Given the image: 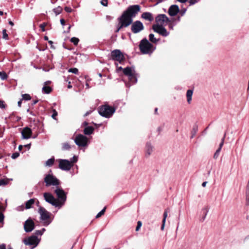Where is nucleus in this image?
<instances>
[{
	"instance_id": "nucleus-8",
	"label": "nucleus",
	"mask_w": 249,
	"mask_h": 249,
	"mask_svg": "<svg viewBox=\"0 0 249 249\" xmlns=\"http://www.w3.org/2000/svg\"><path fill=\"white\" fill-rule=\"evenodd\" d=\"M119 20V24H121V27H127L130 25L133 21L132 18L124 12L120 17Z\"/></svg>"
},
{
	"instance_id": "nucleus-6",
	"label": "nucleus",
	"mask_w": 249,
	"mask_h": 249,
	"mask_svg": "<svg viewBox=\"0 0 249 249\" xmlns=\"http://www.w3.org/2000/svg\"><path fill=\"white\" fill-rule=\"evenodd\" d=\"M23 242L25 245L31 246V249H33L38 245L40 242V239L36 235H32L25 238Z\"/></svg>"
},
{
	"instance_id": "nucleus-23",
	"label": "nucleus",
	"mask_w": 249,
	"mask_h": 249,
	"mask_svg": "<svg viewBox=\"0 0 249 249\" xmlns=\"http://www.w3.org/2000/svg\"><path fill=\"white\" fill-rule=\"evenodd\" d=\"M35 200L34 198L30 199L27 201L25 203V208L29 209L32 207V206L34 204Z\"/></svg>"
},
{
	"instance_id": "nucleus-47",
	"label": "nucleus",
	"mask_w": 249,
	"mask_h": 249,
	"mask_svg": "<svg viewBox=\"0 0 249 249\" xmlns=\"http://www.w3.org/2000/svg\"><path fill=\"white\" fill-rule=\"evenodd\" d=\"M57 115V112L55 110L53 111V113L52 115V117L53 119H55V117Z\"/></svg>"
},
{
	"instance_id": "nucleus-15",
	"label": "nucleus",
	"mask_w": 249,
	"mask_h": 249,
	"mask_svg": "<svg viewBox=\"0 0 249 249\" xmlns=\"http://www.w3.org/2000/svg\"><path fill=\"white\" fill-rule=\"evenodd\" d=\"M156 21L160 25H164L171 21L169 18L164 14L159 15L156 18Z\"/></svg>"
},
{
	"instance_id": "nucleus-49",
	"label": "nucleus",
	"mask_w": 249,
	"mask_h": 249,
	"mask_svg": "<svg viewBox=\"0 0 249 249\" xmlns=\"http://www.w3.org/2000/svg\"><path fill=\"white\" fill-rule=\"evenodd\" d=\"M43 234V232L40 230H37L35 231L36 235H41Z\"/></svg>"
},
{
	"instance_id": "nucleus-64",
	"label": "nucleus",
	"mask_w": 249,
	"mask_h": 249,
	"mask_svg": "<svg viewBox=\"0 0 249 249\" xmlns=\"http://www.w3.org/2000/svg\"><path fill=\"white\" fill-rule=\"evenodd\" d=\"M207 183V181H205V182H203L202 184V186L203 187H205L206 185V184Z\"/></svg>"
},
{
	"instance_id": "nucleus-11",
	"label": "nucleus",
	"mask_w": 249,
	"mask_h": 249,
	"mask_svg": "<svg viewBox=\"0 0 249 249\" xmlns=\"http://www.w3.org/2000/svg\"><path fill=\"white\" fill-rule=\"evenodd\" d=\"M111 58L112 60L118 61L120 63L124 59V54L119 50L112 51L111 53Z\"/></svg>"
},
{
	"instance_id": "nucleus-51",
	"label": "nucleus",
	"mask_w": 249,
	"mask_h": 249,
	"mask_svg": "<svg viewBox=\"0 0 249 249\" xmlns=\"http://www.w3.org/2000/svg\"><path fill=\"white\" fill-rule=\"evenodd\" d=\"M65 10L68 13H71L72 11L71 8L69 7H65Z\"/></svg>"
},
{
	"instance_id": "nucleus-45",
	"label": "nucleus",
	"mask_w": 249,
	"mask_h": 249,
	"mask_svg": "<svg viewBox=\"0 0 249 249\" xmlns=\"http://www.w3.org/2000/svg\"><path fill=\"white\" fill-rule=\"evenodd\" d=\"M4 217L3 214L1 212H0V223H3Z\"/></svg>"
},
{
	"instance_id": "nucleus-12",
	"label": "nucleus",
	"mask_w": 249,
	"mask_h": 249,
	"mask_svg": "<svg viewBox=\"0 0 249 249\" xmlns=\"http://www.w3.org/2000/svg\"><path fill=\"white\" fill-rule=\"evenodd\" d=\"M74 142L78 146H86L87 145L88 138L83 135L79 134L75 137Z\"/></svg>"
},
{
	"instance_id": "nucleus-41",
	"label": "nucleus",
	"mask_w": 249,
	"mask_h": 249,
	"mask_svg": "<svg viewBox=\"0 0 249 249\" xmlns=\"http://www.w3.org/2000/svg\"><path fill=\"white\" fill-rule=\"evenodd\" d=\"M141 226H142V222L140 221H139L137 222V226L136 228V231H138L139 230V229H140V228L141 227Z\"/></svg>"
},
{
	"instance_id": "nucleus-27",
	"label": "nucleus",
	"mask_w": 249,
	"mask_h": 249,
	"mask_svg": "<svg viewBox=\"0 0 249 249\" xmlns=\"http://www.w3.org/2000/svg\"><path fill=\"white\" fill-rule=\"evenodd\" d=\"M52 88L49 86H44L42 88V91L45 94H49L52 91Z\"/></svg>"
},
{
	"instance_id": "nucleus-22",
	"label": "nucleus",
	"mask_w": 249,
	"mask_h": 249,
	"mask_svg": "<svg viewBox=\"0 0 249 249\" xmlns=\"http://www.w3.org/2000/svg\"><path fill=\"white\" fill-rule=\"evenodd\" d=\"M94 128L92 126H88L85 128L84 133L85 135H90L93 132Z\"/></svg>"
},
{
	"instance_id": "nucleus-9",
	"label": "nucleus",
	"mask_w": 249,
	"mask_h": 249,
	"mask_svg": "<svg viewBox=\"0 0 249 249\" xmlns=\"http://www.w3.org/2000/svg\"><path fill=\"white\" fill-rule=\"evenodd\" d=\"M43 196L45 201L48 203L56 207H59L60 202L51 193H44Z\"/></svg>"
},
{
	"instance_id": "nucleus-46",
	"label": "nucleus",
	"mask_w": 249,
	"mask_h": 249,
	"mask_svg": "<svg viewBox=\"0 0 249 249\" xmlns=\"http://www.w3.org/2000/svg\"><path fill=\"white\" fill-rule=\"evenodd\" d=\"M77 160V158L76 156H73V157L72 158V159L70 161L71 163H72V164H73V163L74 162H76Z\"/></svg>"
},
{
	"instance_id": "nucleus-50",
	"label": "nucleus",
	"mask_w": 249,
	"mask_h": 249,
	"mask_svg": "<svg viewBox=\"0 0 249 249\" xmlns=\"http://www.w3.org/2000/svg\"><path fill=\"white\" fill-rule=\"evenodd\" d=\"M168 27H169V28L171 30H173V28H174V25L173 24V23L171 22V21H170V22H169L168 23Z\"/></svg>"
},
{
	"instance_id": "nucleus-42",
	"label": "nucleus",
	"mask_w": 249,
	"mask_h": 249,
	"mask_svg": "<svg viewBox=\"0 0 249 249\" xmlns=\"http://www.w3.org/2000/svg\"><path fill=\"white\" fill-rule=\"evenodd\" d=\"M19 153L16 152L12 154L11 157L12 159H15L17 158L19 156Z\"/></svg>"
},
{
	"instance_id": "nucleus-4",
	"label": "nucleus",
	"mask_w": 249,
	"mask_h": 249,
	"mask_svg": "<svg viewBox=\"0 0 249 249\" xmlns=\"http://www.w3.org/2000/svg\"><path fill=\"white\" fill-rule=\"evenodd\" d=\"M38 213L40 215V220L43 221L44 225H49L51 222V220L50 219L51 213L42 207L39 208Z\"/></svg>"
},
{
	"instance_id": "nucleus-33",
	"label": "nucleus",
	"mask_w": 249,
	"mask_h": 249,
	"mask_svg": "<svg viewBox=\"0 0 249 249\" xmlns=\"http://www.w3.org/2000/svg\"><path fill=\"white\" fill-rule=\"evenodd\" d=\"M22 99L26 100V101L30 100L31 99L30 95L28 94H22Z\"/></svg>"
},
{
	"instance_id": "nucleus-14",
	"label": "nucleus",
	"mask_w": 249,
	"mask_h": 249,
	"mask_svg": "<svg viewBox=\"0 0 249 249\" xmlns=\"http://www.w3.org/2000/svg\"><path fill=\"white\" fill-rule=\"evenodd\" d=\"M144 29V26L142 23L139 20L134 22L131 26V31L134 34H137Z\"/></svg>"
},
{
	"instance_id": "nucleus-61",
	"label": "nucleus",
	"mask_w": 249,
	"mask_h": 249,
	"mask_svg": "<svg viewBox=\"0 0 249 249\" xmlns=\"http://www.w3.org/2000/svg\"><path fill=\"white\" fill-rule=\"evenodd\" d=\"M122 27H121V24H119L118 28L117 29L116 32H118Z\"/></svg>"
},
{
	"instance_id": "nucleus-62",
	"label": "nucleus",
	"mask_w": 249,
	"mask_h": 249,
	"mask_svg": "<svg viewBox=\"0 0 249 249\" xmlns=\"http://www.w3.org/2000/svg\"><path fill=\"white\" fill-rule=\"evenodd\" d=\"M177 0L181 3H185L187 1V0Z\"/></svg>"
},
{
	"instance_id": "nucleus-34",
	"label": "nucleus",
	"mask_w": 249,
	"mask_h": 249,
	"mask_svg": "<svg viewBox=\"0 0 249 249\" xmlns=\"http://www.w3.org/2000/svg\"><path fill=\"white\" fill-rule=\"evenodd\" d=\"M79 40L78 38L73 37L71 39V41L75 45H77Z\"/></svg>"
},
{
	"instance_id": "nucleus-48",
	"label": "nucleus",
	"mask_w": 249,
	"mask_h": 249,
	"mask_svg": "<svg viewBox=\"0 0 249 249\" xmlns=\"http://www.w3.org/2000/svg\"><path fill=\"white\" fill-rule=\"evenodd\" d=\"M224 137L222 139L221 142L219 144V146L218 149L221 150V148H222V146L223 145V144H224Z\"/></svg>"
},
{
	"instance_id": "nucleus-16",
	"label": "nucleus",
	"mask_w": 249,
	"mask_h": 249,
	"mask_svg": "<svg viewBox=\"0 0 249 249\" xmlns=\"http://www.w3.org/2000/svg\"><path fill=\"white\" fill-rule=\"evenodd\" d=\"M72 166V164L67 160H60L59 163V167L65 171H69Z\"/></svg>"
},
{
	"instance_id": "nucleus-21",
	"label": "nucleus",
	"mask_w": 249,
	"mask_h": 249,
	"mask_svg": "<svg viewBox=\"0 0 249 249\" xmlns=\"http://www.w3.org/2000/svg\"><path fill=\"white\" fill-rule=\"evenodd\" d=\"M142 18L147 20L148 21H152L153 20V17L151 13L149 12H144L142 15Z\"/></svg>"
},
{
	"instance_id": "nucleus-37",
	"label": "nucleus",
	"mask_w": 249,
	"mask_h": 249,
	"mask_svg": "<svg viewBox=\"0 0 249 249\" xmlns=\"http://www.w3.org/2000/svg\"><path fill=\"white\" fill-rule=\"evenodd\" d=\"M106 208H104L102 211H101L96 216V218H98L103 215L105 213Z\"/></svg>"
},
{
	"instance_id": "nucleus-55",
	"label": "nucleus",
	"mask_w": 249,
	"mask_h": 249,
	"mask_svg": "<svg viewBox=\"0 0 249 249\" xmlns=\"http://www.w3.org/2000/svg\"><path fill=\"white\" fill-rule=\"evenodd\" d=\"M48 43L51 45V47L53 49H54V47L53 46V42L51 40L48 41Z\"/></svg>"
},
{
	"instance_id": "nucleus-7",
	"label": "nucleus",
	"mask_w": 249,
	"mask_h": 249,
	"mask_svg": "<svg viewBox=\"0 0 249 249\" xmlns=\"http://www.w3.org/2000/svg\"><path fill=\"white\" fill-rule=\"evenodd\" d=\"M44 182L46 186H50L51 185L58 186L60 184L59 180L53 174H48L46 175L44 178Z\"/></svg>"
},
{
	"instance_id": "nucleus-1",
	"label": "nucleus",
	"mask_w": 249,
	"mask_h": 249,
	"mask_svg": "<svg viewBox=\"0 0 249 249\" xmlns=\"http://www.w3.org/2000/svg\"><path fill=\"white\" fill-rule=\"evenodd\" d=\"M139 48L142 54H151L155 48L146 38L142 39L139 44Z\"/></svg>"
},
{
	"instance_id": "nucleus-52",
	"label": "nucleus",
	"mask_w": 249,
	"mask_h": 249,
	"mask_svg": "<svg viewBox=\"0 0 249 249\" xmlns=\"http://www.w3.org/2000/svg\"><path fill=\"white\" fill-rule=\"evenodd\" d=\"M197 2V0H189L190 5H193Z\"/></svg>"
},
{
	"instance_id": "nucleus-63",
	"label": "nucleus",
	"mask_w": 249,
	"mask_h": 249,
	"mask_svg": "<svg viewBox=\"0 0 249 249\" xmlns=\"http://www.w3.org/2000/svg\"><path fill=\"white\" fill-rule=\"evenodd\" d=\"M25 147H27L28 149L30 148L31 147V144H27L24 145Z\"/></svg>"
},
{
	"instance_id": "nucleus-26",
	"label": "nucleus",
	"mask_w": 249,
	"mask_h": 249,
	"mask_svg": "<svg viewBox=\"0 0 249 249\" xmlns=\"http://www.w3.org/2000/svg\"><path fill=\"white\" fill-rule=\"evenodd\" d=\"M209 209L208 207H206L203 208L201 210V213H203V216L202 217V220L204 221L205 219V218L207 216V214L208 213Z\"/></svg>"
},
{
	"instance_id": "nucleus-43",
	"label": "nucleus",
	"mask_w": 249,
	"mask_h": 249,
	"mask_svg": "<svg viewBox=\"0 0 249 249\" xmlns=\"http://www.w3.org/2000/svg\"><path fill=\"white\" fill-rule=\"evenodd\" d=\"M101 3L103 6H107V0H101Z\"/></svg>"
},
{
	"instance_id": "nucleus-19",
	"label": "nucleus",
	"mask_w": 249,
	"mask_h": 249,
	"mask_svg": "<svg viewBox=\"0 0 249 249\" xmlns=\"http://www.w3.org/2000/svg\"><path fill=\"white\" fill-rule=\"evenodd\" d=\"M179 11V7L178 5H173L169 8L168 13L171 16H175L178 14Z\"/></svg>"
},
{
	"instance_id": "nucleus-59",
	"label": "nucleus",
	"mask_w": 249,
	"mask_h": 249,
	"mask_svg": "<svg viewBox=\"0 0 249 249\" xmlns=\"http://www.w3.org/2000/svg\"><path fill=\"white\" fill-rule=\"evenodd\" d=\"M186 11V10L185 9H183L181 10V16H183L184 14V13H185Z\"/></svg>"
},
{
	"instance_id": "nucleus-29",
	"label": "nucleus",
	"mask_w": 249,
	"mask_h": 249,
	"mask_svg": "<svg viewBox=\"0 0 249 249\" xmlns=\"http://www.w3.org/2000/svg\"><path fill=\"white\" fill-rule=\"evenodd\" d=\"M53 11L55 13L56 15H58L61 13L62 11V8H61V7L58 6L55 8H54L53 9Z\"/></svg>"
},
{
	"instance_id": "nucleus-39",
	"label": "nucleus",
	"mask_w": 249,
	"mask_h": 249,
	"mask_svg": "<svg viewBox=\"0 0 249 249\" xmlns=\"http://www.w3.org/2000/svg\"><path fill=\"white\" fill-rule=\"evenodd\" d=\"M220 151L221 150L218 148L216 150L213 155L214 159H216L218 157Z\"/></svg>"
},
{
	"instance_id": "nucleus-56",
	"label": "nucleus",
	"mask_w": 249,
	"mask_h": 249,
	"mask_svg": "<svg viewBox=\"0 0 249 249\" xmlns=\"http://www.w3.org/2000/svg\"><path fill=\"white\" fill-rule=\"evenodd\" d=\"M60 23H61L62 25L64 26L65 25V20L64 19L61 18L60 19Z\"/></svg>"
},
{
	"instance_id": "nucleus-44",
	"label": "nucleus",
	"mask_w": 249,
	"mask_h": 249,
	"mask_svg": "<svg viewBox=\"0 0 249 249\" xmlns=\"http://www.w3.org/2000/svg\"><path fill=\"white\" fill-rule=\"evenodd\" d=\"M5 107V105L4 101L0 100V108H4Z\"/></svg>"
},
{
	"instance_id": "nucleus-31",
	"label": "nucleus",
	"mask_w": 249,
	"mask_h": 249,
	"mask_svg": "<svg viewBox=\"0 0 249 249\" xmlns=\"http://www.w3.org/2000/svg\"><path fill=\"white\" fill-rule=\"evenodd\" d=\"M0 77L3 80H6L7 78V75L5 72L0 71Z\"/></svg>"
},
{
	"instance_id": "nucleus-2",
	"label": "nucleus",
	"mask_w": 249,
	"mask_h": 249,
	"mask_svg": "<svg viewBox=\"0 0 249 249\" xmlns=\"http://www.w3.org/2000/svg\"><path fill=\"white\" fill-rule=\"evenodd\" d=\"M124 74L128 77L129 81L132 84H134L137 82V74L133 68L126 67L123 69Z\"/></svg>"
},
{
	"instance_id": "nucleus-53",
	"label": "nucleus",
	"mask_w": 249,
	"mask_h": 249,
	"mask_svg": "<svg viewBox=\"0 0 249 249\" xmlns=\"http://www.w3.org/2000/svg\"><path fill=\"white\" fill-rule=\"evenodd\" d=\"M246 192L249 193V179L248 181V183L246 187Z\"/></svg>"
},
{
	"instance_id": "nucleus-24",
	"label": "nucleus",
	"mask_w": 249,
	"mask_h": 249,
	"mask_svg": "<svg viewBox=\"0 0 249 249\" xmlns=\"http://www.w3.org/2000/svg\"><path fill=\"white\" fill-rule=\"evenodd\" d=\"M193 90L191 89H189L187 91L186 93V97H187V102L190 104L191 103V101L192 100V96L193 95Z\"/></svg>"
},
{
	"instance_id": "nucleus-58",
	"label": "nucleus",
	"mask_w": 249,
	"mask_h": 249,
	"mask_svg": "<svg viewBox=\"0 0 249 249\" xmlns=\"http://www.w3.org/2000/svg\"><path fill=\"white\" fill-rule=\"evenodd\" d=\"M0 249H6V246L5 244H2L0 246Z\"/></svg>"
},
{
	"instance_id": "nucleus-13",
	"label": "nucleus",
	"mask_w": 249,
	"mask_h": 249,
	"mask_svg": "<svg viewBox=\"0 0 249 249\" xmlns=\"http://www.w3.org/2000/svg\"><path fill=\"white\" fill-rule=\"evenodd\" d=\"M152 28L154 32L159 34L163 36H167L169 35V33L163 26L159 24L153 25Z\"/></svg>"
},
{
	"instance_id": "nucleus-54",
	"label": "nucleus",
	"mask_w": 249,
	"mask_h": 249,
	"mask_svg": "<svg viewBox=\"0 0 249 249\" xmlns=\"http://www.w3.org/2000/svg\"><path fill=\"white\" fill-rule=\"evenodd\" d=\"M246 195L247 203L249 205V193L246 192Z\"/></svg>"
},
{
	"instance_id": "nucleus-40",
	"label": "nucleus",
	"mask_w": 249,
	"mask_h": 249,
	"mask_svg": "<svg viewBox=\"0 0 249 249\" xmlns=\"http://www.w3.org/2000/svg\"><path fill=\"white\" fill-rule=\"evenodd\" d=\"M46 25V23H43L42 24H41L39 25V27L41 29V30L42 32H44L45 31V28Z\"/></svg>"
},
{
	"instance_id": "nucleus-38",
	"label": "nucleus",
	"mask_w": 249,
	"mask_h": 249,
	"mask_svg": "<svg viewBox=\"0 0 249 249\" xmlns=\"http://www.w3.org/2000/svg\"><path fill=\"white\" fill-rule=\"evenodd\" d=\"M2 35H3V38L7 40L8 39V36L7 34L6 33V30L3 29L2 30Z\"/></svg>"
},
{
	"instance_id": "nucleus-28",
	"label": "nucleus",
	"mask_w": 249,
	"mask_h": 249,
	"mask_svg": "<svg viewBox=\"0 0 249 249\" xmlns=\"http://www.w3.org/2000/svg\"><path fill=\"white\" fill-rule=\"evenodd\" d=\"M54 161V158H51L46 161L45 165L46 166H51L53 164Z\"/></svg>"
},
{
	"instance_id": "nucleus-18",
	"label": "nucleus",
	"mask_w": 249,
	"mask_h": 249,
	"mask_svg": "<svg viewBox=\"0 0 249 249\" xmlns=\"http://www.w3.org/2000/svg\"><path fill=\"white\" fill-rule=\"evenodd\" d=\"M32 131L28 127L24 128L21 131L22 138L23 139H28L31 137Z\"/></svg>"
},
{
	"instance_id": "nucleus-57",
	"label": "nucleus",
	"mask_w": 249,
	"mask_h": 249,
	"mask_svg": "<svg viewBox=\"0 0 249 249\" xmlns=\"http://www.w3.org/2000/svg\"><path fill=\"white\" fill-rule=\"evenodd\" d=\"M197 130V127H194L193 128V131L194 132V133L193 134L192 136V138H193L194 136L195 135V133H196V131Z\"/></svg>"
},
{
	"instance_id": "nucleus-20",
	"label": "nucleus",
	"mask_w": 249,
	"mask_h": 249,
	"mask_svg": "<svg viewBox=\"0 0 249 249\" xmlns=\"http://www.w3.org/2000/svg\"><path fill=\"white\" fill-rule=\"evenodd\" d=\"M154 149L153 146L150 143L147 142L145 146V157H149L153 152Z\"/></svg>"
},
{
	"instance_id": "nucleus-10",
	"label": "nucleus",
	"mask_w": 249,
	"mask_h": 249,
	"mask_svg": "<svg viewBox=\"0 0 249 249\" xmlns=\"http://www.w3.org/2000/svg\"><path fill=\"white\" fill-rule=\"evenodd\" d=\"M140 11V6L139 5H134L130 6L128 7L127 10L124 12L126 13V15L130 16L133 18L135 17L137 13Z\"/></svg>"
},
{
	"instance_id": "nucleus-32",
	"label": "nucleus",
	"mask_w": 249,
	"mask_h": 249,
	"mask_svg": "<svg viewBox=\"0 0 249 249\" xmlns=\"http://www.w3.org/2000/svg\"><path fill=\"white\" fill-rule=\"evenodd\" d=\"M71 148V146L68 143H64L63 144L62 149L64 150H69Z\"/></svg>"
},
{
	"instance_id": "nucleus-3",
	"label": "nucleus",
	"mask_w": 249,
	"mask_h": 249,
	"mask_svg": "<svg viewBox=\"0 0 249 249\" xmlns=\"http://www.w3.org/2000/svg\"><path fill=\"white\" fill-rule=\"evenodd\" d=\"M115 111V109L108 105H104L100 107L98 112L100 115L106 118L110 117Z\"/></svg>"
},
{
	"instance_id": "nucleus-17",
	"label": "nucleus",
	"mask_w": 249,
	"mask_h": 249,
	"mask_svg": "<svg viewBox=\"0 0 249 249\" xmlns=\"http://www.w3.org/2000/svg\"><path fill=\"white\" fill-rule=\"evenodd\" d=\"M34 228L35 223L31 219L29 218L25 222L24 229L26 232H31L34 230Z\"/></svg>"
},
{
	"instance_id": "nucleus-25",
	"label": "nucleus",
	"mask_w": 249,
	"mask_h": 249,
	"mask_svg": "<svg viewBox=\"0 0 249 249\" xmlns=\"http://www.w3.org/2000/svg\"><path fill=\"white\" fill-rule=\"evenodd\" d=\"M168 215V212L167 210H165L163 213V218L162 221V225L161 226V230L163 231L164 229L165 224L166 222V219Z\"/></svg>"
},
{
	"instance_id": "nucleus-36",
	"label": "nucleus",
	"mask_w": 249,
	"mask_h": 249,
	"mask_svg": "<svg viewBox=\"0 0 249 249\" xmlns=\"http://www.w3.org/2000/svg\"><path fill=\"white\" fill-rule=\"evenodd\" d=\"M8 183V179H0V186L5 185Z\"/></svg>"
},
{
	"instance_id": "nucleus-30",
	"label": "nucleus",
	"mask_w": 249,
	"mask_h": 249,
	"mask_svg": "<svg viewBox=\"0 0 249 249\" xmlns=\"http://www.w3.org/2000/svg\"><path fill=\"white\" fill-rule=\"evenodd\" d=\"M149 38L150 41L153 43H156L158 41V40L154 37V35L152 34L149 35Z\"/></svg>"
},
{
	"instance_id": "nucleus-5",
	"label": "nucleus",
	"mask_w": 249,
	"mask_h": 249,
	"mask_svg": "<svg viewBox=\"0 0 249 249\" xmlns=\"http://www.w3.org/2000/svg\"><path fill=\"white\" fill-rule=\"evenodd\" d=\"M54 193H55L57 197V200L60 202L59 207H61L65 203L66 199H67V195L66 193L64 192V191L61 188L58 187V186L54 190Z\"/></svg>"
},
{
	"instance_id": "nucleus-60",
	"label": "nucleus",
	"mask_w": 249,
	"mask_h": 249,
	"mask_svg": "<svg viewBox=\"0 0 249 249\" xmlns=\"http://www.w3.org/2000/svg\"><path fill=\"white\" fill-rule=\"evenodd\" d=\"M91 112V111H87L85 114H84V116L85 117H86L88 115H89V114H90Z\"/></svg>"
},
{
	"instance_id": "nucleus-35",
	"label": "nucleus",
	"mask_w": 249,
	"mask_h": 249,
	"mask_svg": "<svg viewBox=\"0 0 249 249\" xmlns=\"http://www.w3.org/2000/svg\"><path fill=\"white\" fill-rule=\"evenodd\" d=\"M68 72H71V73L76 74H78V70L76 68H71V69H69Z\"/></svg>"
}]
</instances>
